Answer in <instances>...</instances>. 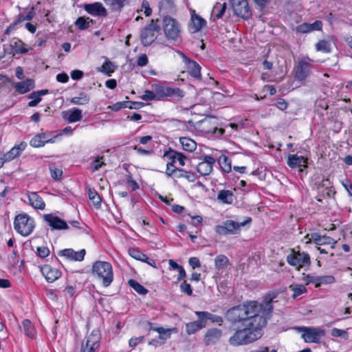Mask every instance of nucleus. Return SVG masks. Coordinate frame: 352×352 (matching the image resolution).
<instances>
[{
	"label": "nucleus",
	"instance_id": "obj_1",
	"mask_svg": "<svg viewBox=\"0 0 352 352\" xmlns=\"http://www.w3.org/2000/svg\"><path fill=\"white\" fill-rule=\"evenodd\" d=\"M271 301H265L263 304L252 301L233 307L227 311L226 318L232 327L266 324L267 318L273 309Z\"/></svg>",
	"mask_w": 352,
	"mask_h": 352
},
{
	"label": "nucleus",
	"instance_id": "obj_34",
	"mask_svg": "<svg viewBox=\"0 0 352 352\" xmlns=\"http://www.w3.org/2000/svg\"><path fill=\"white\" fill-rule=\"evenodd\" d=\"M226 8L227 6L226 3H217L213 7L212 11V16H213L216 19H221L223 16Z\"/></svg>",
	"mask_w": 352,
	"mask_h": 352
},
{
	"label": "nucleus",
	"instance_id": "obj_23",
	"mask_svg": "<svg viewBox=\"0 0 352 352\" xmlns=\"http://www.w3.org/2000/svg\"><path fill=\"white\" fill-rule=\"evenodd\" d=\"M198 320L188 322L186 324V331L187 334L191 335L195 333L198 330H200L206 327V324L203 318L200 316H197Z\"/></svg>",
	"mask_w": 352,
	"mask_h": 352
},
{
	"label": "nucleus",
	"instance_id": "obj_27",
	"mask_svg": "<svg viewBox=\"0 0 352 352\" xmlns=\"http://www.w3.org/2000/svg\"><path fill=\"white\" fill-rule=\"evenodd\" d=\"M184 62L188 65V67L190 74L194 78H200L201 67L195 61L190 60L186 56H184Z\"/></svg>",
	"mask_w": 352,
	"mask_h": 352
},
{
	"label": "nucleus",
	"instance_id": "obj_38",
	"mask_svg": "<svg viewBox=\"0 0 352 352\" xmlns=\"http://www.w3.org/2000/svg\"><path fill=\"white\" fill-rule=\"evenodd\" d=\"M69 114L67 118L69 122H75L80 121L82 118V111L77 108H74L69 111Z\"/></svg>",
	"mask_w": 352,
	"mask_h": 352
},
{
	"label": "nucleus",
	"instance_id": "obj_60",
	"mask_svg": "<svg viewBox=\"0 0 352 352\" xmlns=\"http://www.w3.org/2000/svg\"><path fill=\"white\" fill-rule=\"evenodd\" d=\"M302 279L306 284L314 283L316 285L317 276L302 274Z\"/></svg>",
	"mask_w": 352,
	"mask_h": 352
},
{
	"label": "nucleus",
	"instance_id": "obj_22",
	"mask_svg": "<svg viewBox=\"0 0 352 352\" xmlns=\"http://www.w3.org/2000/svg\"><path fill=\"white\" fill-rule=\"evenodd\" d=\"M28 198L30 205H31L35 209L43 210L45 208V202L36 192H28Z\"/></svg>",
	"mask_w": 352,
	"mask_h": 352
},
{
	"label": "nucleus",
	"instance_id": "obj_32",
	"mask_svg": "<svg viewBox=\"0 0 352 352\" xmlns=\"http://www.w3.org/2000/svg\"><path fill=\"white\" fill-rule=\"evenodd\" d=\"M93 23L94 21L91 19L85 16L78 17L75 21V25L80 30L88 29Z\"/></svg>",
	"mask_w": 352,
	"mask_h": 352
},
{
	"label": "nucleus",
	"instance_id": "obj_51",
	"mask_svg": "<svg viewBox=\"0 0 352 352\" xmlns=\"http://www.w3.org/2000/svg\"><path fill=\"white\" fill-rule=\"evenodd\" d=\"M143 100H157L155 91L145 90L144 94L140 97Z\"/></svg>",
	"mask_w": 352,
	"mask_h": 352
},
{
	"label": "nucleus",
	"instance_id": "obj_41",
	"mask_svg": "<svg viewBox=\"0 0 352 352\" xmlns=\"http://www.w3.org/2000/svg\"><path fill=\"white\" fill-rule=\"evenodd\" d=\"M22 325L26 336L30 338H34L35 335V330L30 320H24L22 322Z\"/></svg>",
	"mask_w": 352,
	"mask_h": 352
},
{
	"label": "nucleus",
	"instance_id": "obj_46",
	"mask_svg": "<svg viewBox=\"0 0 352 352\" xmlns=\"http://www.w3.org/2000/svg\"><path fill=\"white\" fill-rule=\"evenodd\" d=\"M129 254L133 257V258L138 260V261H142L146 258V254L140 252L139 250L136 248H129L128 250Z\"/></svg>",
	"mask_w": 352,
	"mask_h": 352
},
{
	"label": "nucleus",
	"instance_id": "obj_54",
	"mask_svg": "<svg viewBox=\"0 0 352 352\" xmlns=\"http://www.w3.org/2000/svg\"><path fill=\"white\" fill-rule=\"evenodd\" d=\"M36 253L40 258H44L49 256L50 250L45 246L38 247Z\"/></svg>",
	"mask_w": 352,
	"mask_h": 352
},
{
	"label": "nucleus",
	"instance_id": "obj_8",
	"mask_svg": "<svg viewBox=\"0 0 352 352\" xmlns=\"http://www.w3.org/2000/svg\"><path fill=\"white\" fill-rule=\"evenodd\" d=\"M313 67V60L307 56L301 58L294 67V78L298 81H305L310 75Z\"/></svg>",
	"mask_w": 352,
	"mask_h": 352
},
{
	"label": "nucleus",
	"instance_id": "obj_18",
	"mask_svg": "<svg viewBox=\"0 0 352 352\" xmlns=\"http://www.w3.org/2000/svg\"><path fill=\"white\" fill-rule=\"evenodd\" d=\"M41 272L45 279L49 283H53L58 279L61 276V272L56 269L52 267L50 265H46L42 267Z\"/></svg>",
	"mask_w": 352,
	"mask_h": 352
},
{
	"label": "nucleus",
	"instance_id": "obj_52",
	"mask_svg": "<svg viewBox=\"0 0 352 352\" xmlns=\"http://www.w3.org/2000/svg\"><path fill=\"white\" fill-rule=\"evenodd\" d=\"M38 93L32 92L30 96V98H32L33 100L28 102V106L33 107H36L41 101V98L38 96Z\"/></svg>",
	"mask_w": 352,
	"mask_h": 352
},
{
	"label": "nucleus",
	"instance_id": "obj_64",
	"mask_svg": "<svg viewBox=\"0 0 352 352\" xmlns=\"http://www.w3.org/2000/svg\"><path fill=\"white\" fill-rule=\"evenodd\" d=\"M188 263L193 269L201 266V263L197 257H190L188 260Z\"/></svg>",
	"mask_w": 352,
	"mask_h": 352
},
{
	"label": "nucleus",
	"instance_id": "obj_30",
	"mask_svg": "<svg viewBox=\"0 0 352 352\" xmlns=\"http://www.w3.org/2000/svg\"><path fill=\"white\" fill-rule=\"evenodd\" d=\"M217 199L223 204H230L234 201V194L229 190H221L218 192Z\"/></svg>",
	"mask_w": 352,
	"mask_h": 352
},
{
	"label": "nucleus",
	"instance_id": "obj_49",
	"mask_svg": "<svg viewBox=\"0 0 352 352\" xmlns=\"http://www.w3.org/2000/svg\"><path fill=\"white\" fill-rule=\"evenodd\" d=\"M104 156H98L91 163V170L95 172L99 170L102 166H104L105 164L102 162Z\"/></svg>",
	"mask_w": 352,
	"mask_h": 352
},
{
	"label": "nucleus",
	"instance_id": "obj_10",
	"mask_svg": "<svg viewBox=\"0 0 352 352\" xmlns=\"http://www.w3.org/2000/svg\"><path fill=\"white\" fill-rule=\"evenodd\" d=\"M152 88L155 91L157 100L166 97L176 96L178 98H182L184 96V91L178 87L172 88L155 84L152 85Z\"/></svg>",
	"mask_w": 352,
	"mask_h": 352
},
{
	"label": "nucleus",
	"instance_id": "obj_40",
	"mask_svg": "<svg viewBox=\"0 0 352 352\" xmlns=\"http://www.w3.org/2000/svg\"><path fill=\"white\" fill-rule=\"evenodd\" d=\"M128 283L139 294L145 295L148 293V290L135 280L130 279Z\"/></svg>",
	"mask_w": 352,
	"mask_h": 352
},
{
	"label": "nucleus",
	"instance_id": "obj_62",
	"mask_svg": "<svg viewBox=\"0 0 352 352\" xmlns=\"http://www.w3.org/2000/svg\"><path fill=\"white\" fill-rule=\"evenodd\" d=\"M341 184L345 190L348 192L349 195L352 197V184L351 182L349 179H345L341 181Z\"/></svg>",
	"mask_w": 352,
	"mask_h": 352
},
{
	"label": "nucleus",
	"instance_id": "obj_61",
	"mask_svg": "<svg viewBox=\"0 0 352 352\" xmlns=\"http://www.w3.org/2000/svg\"><path fill=\"white\" fill-rule=\"evenodd\" d=\"M142 10H144V13L146 16H149L152 13V10L150 8L149 3L146 0H144L142 2Z\"/></svg>",
	"mask_w": 352,
	"mask_h": 352
},
{
	"label": "nucleus",
	"instance_id": "obj_21",
	"mask_svg": "<svg viewBox=\"0 0 352 352\" xmlns=\"http://www.w3.org/2000/svg\"><path fill=\"white\" fill-rule=\"evenodd\" d=\"M60 254L73 261H81L84 259L85 250H81L76 252L72 249H65L60 251Z\"/></svg>",
	"mask_w": 352,
	"mask_h": 352
},
{
	"label": "nucleus",
	"instance_id": "obj_17",
	"mask_svg": "<svg viewBox=\"0 0 352 352\" xmlns=\"http://www.w3.org/2000/svg\"><path fill=\"white\" fill-rule=\"evenodd\" d=\"M84 9L87 13L96 16H106L107 14L106 8L98 2L85 4Z\"/></svg>",
	"mask_w": 352,
	"mask_h": 352
},
{
	"label": "nucleus",
	"instance_id": "obj_20",
	"mask_svg": "<svg viewBox=\"0 0 352 352\" xmlns=\"http://www.w3.org/2000/svg\"><path fill=\"white\" fill-rule=\"evenodd\" d=\"M307 160L303 156H298V155H289L287 157V165L292 168H306Z\"/></svg>",
	"mask_w": 352,
	"mask_h": 352
},
{
	"label": "nucleus",
	"instance_id": "obj_35",
	"mask_svg": "<svg viewBox=\"0 0 352 352\" xmlns=\"http://www.w3.org/2000/svg\"><path fill=\"white\" fill-rule=\"evenodd\" d=\"M176 178H186L188 182H193L196 180L195 174L191 171H186L181 168H178L175 175Z\"/></svg>",
	"mask_w": 352,
	"mask_h": 352
},
{
	"label": "nucleus",
	"instance_id": "obj_2",
	"mask_svg": "<svg viewBox=\"0 0 352 352\" xmlns=\"http://www.w3.org/2000/svg\"><path fill=\"white\" fill-rule=\"evenodd\" d=\"M266 324H258L254 326L232 327L234 333L229 338L228 342L232 346L246 345L254 342L262 336V328Z\"/></svg>",
	"mask_w": 352,
	"mask_h": 352
},
{
	"label": "nucleus",
	"instance_id": "obj_5",
	"mask_svg": "<svg viewBox=\"0 0 352 352\" xmlns=\"http://www.w3.org/2000/svg\"><path fill=\"white\" fill-rule=\"evenodd\" d=\"M14 228L21 235L26 236L32 232L34 221L27 214H19L14 218Z\"/></svg>",
	"mask_w": 352,
	"mask_h": 352
},
{
	"label": "nucleus",
	"instance_id": "obj_43",
	"mask_svg": "<svg viewBox=\"0 0 352 352\" xmlns=\"http://www.w3.org/2000/svg\"><path fill=\"white\" fill-rule=\"evenodd\" d=\"M316 49L317 51L329 53L331 52V44L327 41L321 40L316 44Z\"/></svg>",
	"mask_w": 352,
	"mask_h": 352
},
{
	"label": "nucleus",
	"instance_id": "obj_57",
	"mask_svg": "<svg viewBox=\"0 0 352 352\" xmlns=\"http://www.w3.org/2000/svg\"><path fill=\"white\" fill-rule=\"evenodd\" d=\"M129 101L118 102L111 107L113 111H117L122 108H129Z\"/></svg>",
	"mask_w": 352,
	"mask_h": 352
},
{
	"label": "nucleus",
	"instance_id": "obj_42",
	"mask_svg": "<svg viewBox=\"0 0 352 352\" xmlns=\"http://www.w3.org/2000/svg\"><path fill=\"white\" fill-rule=\"evenodd\" d=\"M335 280L334 276L331 275L317 276L316 287H319L321 285L331 284Z\"/></svg>",
	"mask_w": 352,
	"mask_h": 352
},
{
	"label": "nucleus",
	"instance_id": "obj_24",
	"mask_svg": "<svg viewBox=\"0 0 352 352\" xmlns=\"http://www.w3.org/2000/svg\"><path fill=\"white\" fill-rule=\"evenodd\" d=\"M101 339V334L98 329H94L91 333L87 336L86 345L87 346H93L98 349L100 346V341Z\"/></svg>",
	"mask_w": 352,
	"mask_h": 352
},
{
	"label": "nucleus",
	"instance_id": "obj_45",
	"mask_svg": "<svg viewBox=\"0 0 352 352\" xmlns=\"http://www.w3.org/2000/svg\"><path fill=\"white\" fill-rule=\"evenodd\" d=\"M89 198L94 205L99 208L101 205V198L95 190L89 189Z\"/></svg>",
	"mask_w": 352,
	"mask_h": 352
},
{
	"label": "nucleus",
	"instance_id": "obj_6",
	"mask_svg": "<svg viewBox=\"0 0 352 352\" xmlns=\"http://www.w3.org/2000/svg\"><path fill=\"white\" fill-rule=\"evenodd\" d=\"M160 30L158 20L151 19L148 25L144 27L140 32L141 43L144 46L151 45L157 38Z\"/></svg>",
	"mask_w": 352,
	"mask_h": 352
},
{
	"label": "nucleus",
	"instance_id": "obj_7",
	"mask_svg": "<svg viewBox=\"0 0 352 352\" xmlns=\"http://www.w3.org/2000/svg\"><path fill=\"white\" fill-rule=\"evenodd\" d=\"M252 221L251 217H247L244 221L235 222L232 220H226L221 225L217 226L214 228L215 232L219 235L235 234L241 227Z\"/></svg>",
	"mask_w": 352,
	"mask_h": 352
},
{
	"label": "nucleus",
	"instance_id": "obj_14",
	"mask_svg": "<svg viewBox=\"0 0 352 352\" xmlns=\"http://www.w3.org/2000/svg\"><path fill=\"white\" fill-rule=\"evenodd\" d=\"M311 241H312L316 245L319 246L330 245L331 249H333L337 243V241L334 239L325 235H320L318 233H312L311 234V238L309 239L307 243H309Z\"/></svg>",
	"mask_w": 352,
	"mask_h": 352
},
{
	"label": "nucleus",
	"instance_id": "obj_47",
	"mask_svg": "<svg viewBox=\"0 0 352 352\" xmlns=\"http://www.w3.org/2000/svg\"><path fill=\"white\" fill-rule=\"evenodd\" d=\"M173 6V3L172 0H161L160 2L159 8L161 12H164V13L168 14L171 10H168L171 9Z\"/></svg>",
	"mask_w": 352,
	"mask_h": 352
},
{
	"label": "nucleus",
	"instance_id": "obj_26",
	"mask_svg": "<svg viewBox=\"0 0 352 352\" xmlns=\"http://www.w3.org/2000/svg\"><path fill=\"white\" fill-rule=\"evenodd\" d=\"M26 145L27 144L25 142H21L16 146H14L10 149V151L3 155L5 161L12 160L14 158L19 156L20 153L25 148Z\"/></svg>",
	"mask_w": 352,
	"mask_h": 352
},
{
	"label": "nucleus",
	"instance_id": "obj_44",
	"mask_svg": "<svg viewBox=\"0 0 352 352\" xmlns=\"http://www.w3.org/2000/svg\"><path fill=\"white\" fill-rule=\"evenodd\" d=\"M153 331H157L159 333V340L165 341L170 338L172 329L157 327L156 329H153Z\"/></svg>",
	"mask_w": 352,
	"mask_h": 352
},
{
	"label": "nucleus",
	"instance_id": "obj_56",
	"mask_svg": "<svg viewBox=\"0 0 352 352\" xmlns=\"http://www.w3.org/2000/svg\"><path fill=\"white\" fill-rule=\"evenodd\" d=\"M50 172L52 177L56 180L59 179L63 174V170L56 167H50Z\"/></svg>",
	"mask_w": 352,
	"mask_h": 352
},
{
	"label": "nucleus",
	"instance_id": "obj_63",
	"mask_svg": "<svg viewBox=\"0 0 352 352\" xmlns=\"http://www.w3.org/2000/svg\"><path fill=\"white\" fill-rule=\"evenodd\" d=\"M144 339V336H140V337H135V338H132L129 340V344L130 346L131 347H135L138 344L141 343L142 342H143Z\"/></svg>",
	"mask_w": 352,
	"mask_h": 352
},
{
	"label": "nucleus",
	"instance_id": "obj_37",
	"mask_svg": "<svg viewBox=\"0 0 352 352\" xmlns=\"http://www.w3.org/2000/svg\"><path fill=\"white\" fill-rule=\"evenodd\" d=\"M229 263L228 258L223 254H219L214 258L215 267L218 270L226 268Z\"/></svg>",
	"mask_w": 352,
	"mask_h": 352
},
{
	"label": "nucleus",
	"instance_id": "obj_16",
	"mask_svg": "<svg viewBox=\"0 0 352 352\" xmlns=\"http://www.w3.org/2000/svg\"><path fill=\"white\" fill-rule=\"evenodd\" d=\"M43 219L54 230H65L68 228V226L64 220L52 214H44Z\"/></svg>",
	"mask_w": 352,
	"mask_h": 352
},
{
	"label": "nucleus",
	"instance_id": "obj_36",
	"mask_svg": "<svg viewBox=\"0 0 352 352\" xmlns=\"http://www.w3.org/2000/svg\"><path fill=\"white\" fill-rule=\"evenodd\" d=\"M219 163L222 170L225 173H230L232 170L231 161L230 160L226 155H223L220 156L219 160Z\"/></svg>",
	"mask_w": 352,
	"mask_h": 352
},
{
	"label": "nucleus",
	"instance_id": "obj_15",
	"mask_svg": "<svg viewBox=\"0 0 352 352\" xmlns=\"http://www.w3.org/2000/svg\"><path fill=\"white\" fill-rule=\"evenodd\" d=\"M223 335L221 329L217 328H211L206 331L204 341L206 345H213L220 341Z\"/></svg>",
	"mask_w": 352,
	"mask_h": 352
},
{
	"label": "nucleus",
	"instance_id": "obj_13",
	"mask_svg": "<svg viewBox=\"0 0 352 352\" xmlns=\"http://www.w3.org/2000/svg\"><path fill=\"white\" fill-rule=\"evenodd\" d=\"M201 161L197 165V170L203 176L209 175L213 169V165L216 160L210 155L201 156Z\"/></svg>",
	"mask_w": 352,
	"mask_h": 352
},
{
	"label": "nucleus",
	"instance_id": "obj_12",
	"mask_svg": "<svg viewBox=\"0 0 352 352\" xmlns=\"http://www.w3.org/2000/svg\"><path fill=\"white\" fill-rule=\"evenodd\" d=\"M234 14L243 19H249L252 12L247 0H230Z\"/></svg>",
	"mask_w": 352,
	"mask_h": 352
},
{
	"label": "nucleus",
	"instance_id": "obj_50",
	"mask_svg": "<svg viewBox=\"0 0 352 352\" xmlns=\"http://www.w3.org/2000/svg\"><path fill=\"white\" fill-rule=\"evenodd\" d=\"M331 335L333 337H336V338H338V337H340V338H344V339H347L348 338V333L346 331L344 330H342V329H338V328H333L331 329Z\"/></svg>",
	"mask_w": 352,
	"mask_h": 352
},
{
	"label": "nucleus",
	"instance_id": "obj_3",
	"mask_svg": "<svg viewBox=\"0 0 352 352\" xmlns=\"http://www.w3.org/2000/svg\"><path fill=\"white\" fill-rule=\"evenodd\" d=\"M92 274L105 287L109 286L113 280V268L109 262H95L92 266Z\"/></svg>",
	"mask_w": 352,
	"mask_h": 352
},
{
	"label": "nucleus",
	"instance_id": "obj_31",
	"mask_svg": "<svg viewBox=\"0 0 352 352\" xmlns=\"http://www.w3.org/2000/svg\"><path fill=\"white\" fill-rule=\"evenodd\" d=\"M179 142L182 148L188 152H192L197 148V143L193 140L187 137L180 138Z\"/></svg>",
	"mask_w": 352,
	"mask_h": 352
},
{
	"label": "nucleus",
	"instance_id": "obj_28",
	"mask_svg": "<svg viewBox=\"0 0 352 352\" xmlns=\"http://www.w3.org/2000/svg\"><path fill=\"white\" fill-rule=\"evenodd\" d=\"M195 314L197 316H200L202 317L206 325L208 320H211L212 322L219 323V324H221V323L223 322V318L221 316L212 314L208 311H197L195 312Z\"/></svg>",
	"mask_w": 352,
	"mask_h": 352
},
{
	"label": "nucleus",
	"instance_id": "obj_53",
	"mask_svg": "<svg viewBox=\"0 0 352 352\" xmlns=\"http://www.w3.org/2000/svg\"><path fill=\"white\" fill-rule=\"evenodd\" d=\"M180 289H181L182 292L186 294L188 296L192 295V289L191 288V286L186 281H184L180 285Z\"/></svg>",
	"mask_w": 352,
	"mask_h": 352
},
{
	"label": "nucleus",
	"instance_id": "obj_59",
	"mask_svg": "<svg viewBox=\"0 0 352 352\" xmlns=\"http://www.w3.org/2000/svg\"><path fill=\"white\" fill-rule=\"evenodd\" d=\"M308 23H303L296 28V32L300 34L309 33Z\"/></svg>",
	"mask_w": 352,
	"mask_h": 352
},
{
	"label": "nucleus",
	"instance_id": "obj_11",
	"mask_svg": "<svg viewBox=\"0 0 352 352\" xmlns=\"http://www.w3.org/2000/svg\"><path fill=\"white\" fill-rule=\"evenodd\" d=\"M286 260L290 265L297 267L298 270L302 266H309L311 264L310 256L307 253L295 252L294 250L287 256Z\"/></svg>",
	"mask_w": 352,
	"mask_h": 352
},
{
	"label": "nucleus",
	"instance_id": "obj_55",
	"mask_svg": "<svg viewBox=\"0 0 352 352\" xmlns=\"http://www.w3.org/2000/svg\"><path fill=\"white\" fill-rule=\"evenodd\" d=\"M177 169L178 168H176L174 165H172V163H167L166 174L168 177L174 176L175 177Z\"/></svg>",
	"mask_w": 352,
	"mask_h": 352
},
{
	"label": "nucleus",
	"instance_id": "obj_29",
	"mask_svg": "<svg viewBox=\"0 0 352 352\" xmlns=\"http://www.w3.org/2000/svg\"><path fill=\"white\" fill-rule=\"evenodd\" d=\"M53 139H47L44 133L37 134L30 140V145L33 147H41L47 142H54Z\"/></svg>",
	"mask_w": 352,
	"mask_h": 352
},
{
	"label": "nucleus",
	"instance_id": "obj_4",
	"mask_svg": "<svg viewBox=\"0 0 352 352\" xmlns=\"http://www.w3.org/2000/svg\"><path fill=\"white\" fill-rule=\"evenodd\" d=\"M162 30L167 40L174 43L181 41V25L175 19L165 16L162 19Z\"/></svg>",
	"mask_w": 352,
	"mask_h": 352
},
{
	"label": "nucleus",
	"instance_id": "obj_33",
	"mask_svg": "<svg viewBox=\"0 0 352 352\" xmlns=\"http://www.w3.org/2000/svg\"><path fill=\"white\" fill-rule=\"evenodd\" d=\"M90 97L85 92H80L78 96L73 97L70 102L76 105H85L89 103Z\"/></svg>",
	"mask_w": 352,
	"mask_h": 352
},
{
	"label": "nucleus",
	"instance_id": "obj_9",
	"mask_svg": "<svg viewBox=\"0 0 352 352\" xmlns=\"http://www.w3.org/2000/svg\"><path fill=\"white\" fill-rule=\"evenodd\" d=\"M302 338L305 342L320 343L325 336V331L320 327H300Z\"/></svg>",
	"mask_w": 352,
	"mask_h": 352
},
{
	"label": "nucleus",
	"instance_id": "obj_39",
	"mask_svg": "<svg viewBox=\"0 0 352 352\" xmlns=\"http://www.w3.org/2000/svg\"><path fill=\"white\" fill-rule=\"evenodd\" d=\"M115 68L116 67L112 64V63L107 58L101 67L98 69V71L108 76H111V74L114 72Z\"/></svg>",
	"mask_w": 352,
	"mask_h": 352
},
{
	"label": "nucleus",
	"instance_id": "obj_48",
	"mask_svg": "<svg viewBox=\"0 0 352 352\" xmlns=\"http://www.w3.org/2000/svg\"><path fill=\"white\" fill-rule=\"evenodd\" d=\"M289 288L293 291L292 297L294 298L307 292V289L302 285H291Z\"/></svg>",
	"mask_w": 352,
	"mask_h": 352
},
{
	"label": "nucleus",
	"instance_id": "obj_25",
	"mask_svg": "<svg viewBox=\"0 0 352 352\" xmlns=\"http://www.w3.org/2000/svg\"><path fill=\"white\" fill-rule=\"evenodd\" d=\"M34 87V82L32 79H27L19 82L14 85V89L19 94H23L32 89Z\"/></svg>",
	"mask_w": 352,
	"mask_h": 352
},
{
	"label": "nucleus",
	"instance_id": "obj_58",
	"mask_svg": "<svg viewBox=\"0 0 352 352\" xmlns=\"http://www.w3.org/2000/svg\"><path fill=\"white\" fill-rule=\"evenodd\" d=\"M308 26L309 32L316 30H320L322 28V23L321 21H316L313 23H308Z\"/></svg>",
	"mask_w": 352,
	"mask_h": 352
},
{
	"label": "nucleus",
	"instance_id": "obj_19",
	"mask_svg": "<svg viewBox=\"0 0 352 352\" xmlns=\"http://www.w3.org/2000/svg\"><path fill=\"white\" fill-rule=\"evenodd\" d=\"M206 24V21L204 19L197 15L193 10L191 13V19L190 23V28L192 32H197L200 31L203 27Z\"/></svg>",
	"mask_w": 352,
	"mask_h": 352
}]
</instances>
